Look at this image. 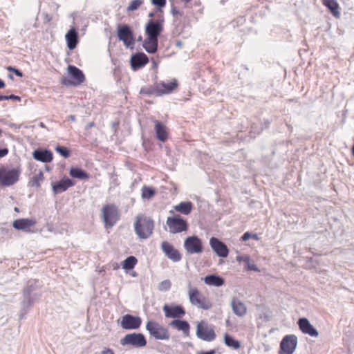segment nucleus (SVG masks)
I'll use <instances>...</instances> for the list:
<instances>
[{
	"label": "nucleus",
	"instance_id": "f257e3e1",
	"mask_svg": "<svg viewBox=\"0 0 354 354\" xmlns=\"http://www.w3.org/2000/svg\"><path fill=\"white\" fill-rule=\"evenodd\" d=\"M154 222L153 219L144 214H139L136 216L134 222V230L136 234L140 239H146L153 233Z\"/></svg>",
	"mask_w": 354,
	"mask_h": 354
},
{
	"label": "nucleus",
	"instance_id": "f03ea898",
	"mask_svg": "<svg viewBox=\"0 0 354 354\" xmlns=\"http://www.w3.org/2000/svg\"><path fill=\"white\" fill-rule=\"evenodd\" d=\"M21 173L20 166H18L10 169L6 167H0V183L1 185L6 187L11 186L16 183Z\"/></svg>",
	"mask_w": 354,
	"mask_h": 354
},
{
	"label": "nucleus",
	"instance_id": "7ed1b4c3",
	"mask_svg": "<svg viewBox=\"0 0 354 354\" xmlns=\"http://www.w3.org/2000/svg\"><path fill=\"white\" fill-rule=\"evenodd\" d=\"M146 329L149 335L159 340H168L170 335L167 328L161 326L158 322L149 320L146 324Z\"/></svg>",
	"mask_w": 354,
	"mask_h": 354
},
{
	"label": "nucleus",
	"instance_id": "20e7f679",
	"mask_svg": "<svg viewBox=\"0 0 354 354\" xmlns=\"http://www.w3.org/2000/svg\"><path fill=\"white\" fill-rule=\"evenodd\" d=\"M188 288L189 299L192 305L197 306L204 310H208L211 308L212 304L200 293L197 288H192L190 283L188 284Z\"/></svg>",
	"mask_w": 354,
	"mask_h": 354
},
{
	"label": "nucleus",
	"instance_id": "39448f33",
	"mask_svg": "<svg viewBox=\"0 0 354 354\" xmlns=\"http://www.w3.org/2000/svg\"><path fill=\"white\" fill-rule=\"evenodd\" d=\"M166 223L169 232L172 234L180 233L187 231L188 229L187 221L180 215L176 214L167 217Z\"/></svg>",
	"mask_w": 354,
	"mask_h": 354
},
{
	"label": "nucleus",
	"instance_id": "423d86ee",
	"mask_svg": "<svg viewBox=\"0 0 354 354\" xmlns=\"http://www.w3.org/2000/svg\"><path fill=\"white\" fill-rule=\"evenodd\" d=\"M117 36L127 48L134 45L135 39L133 30L128 24H119L117 27Z\"/></svg>",
	"mask_w": 354,
	"mask_h": 354
},
{
	"label": "nucleus",
	"instance_id": "0eeeda50",
	"mask_svg": "<svg viewBox=\"0 0 354 354\" xmlns=\"http://www.w3.org/2000/svg\"><path fill=\"white\" fill-rule=\"evenodd\" d=\"M67 71L73 81L68 79H63L62 83L66 86H78L83 83L85 80V76L83 72L77 66L68 65Z\"/></svg>",
	"mask_w": 354,
	"mask_h": 354
},
{
	"label": "nucleus",
	"instance_id": "6e6552de",
	"mask_svg": "<svg viewBox=\"0 0 354 354\" xmlns=\"http://www.w3.org/2000/svg\"><path fill=\"white\" fill-rule=\"evenodd\" d=\"M164 18L158 19H149L145 25V33L147 37L158 39L163 30Z\"/></svg>",
	"mask_w": 354,
	"mask_h": 354
},
{
	"label": "nucleus",
	"instance_id": "1a4fd4ad",
	"mask_svg": "<svg viewBox=\"0 0 354 354\" xmlns=\"http://www.w3.org/2000/svg\"><path fill=\"white\" fill-rule=\"evenodd\" d=\"M147 339L142 333H133L126 335L121 340L122 346L130 345L135 348H141L147 345Z\"/></svg>",
	"mask_w": 354,
	"mask_h": 354
},
{
	"label": "nucleus",
	"instance_id": "9d476101",
	"mask_svg": "<svg viewBox=\"0 0 354 354\" xmlns=\"http://www.w3.org/2000/svg\"><path fill=\"white\" fill-rule=\"evenodd\" d=\"M102 218L106 227H112L118 220V208L113 204H108L103 206Z\"/></svg>",
	"mask_w": 354,
	"mask_h": 354
},
{
	"label": "nucleus",
	"instance_id": "9b49d317",
	"mask_svg": "<svg viewBox=\"0 0 354 354\" xmlns=\"http://www.w3.org/2000/svg\"><path fill=\"white\" fill-rule=\"evenodd\" d=\"M297 345V337L295 335H287L280 342L279 354H292Z\"/></svg>",
	"mask_w": 354,
	"mask_h": 354
},
{
	"label": "nucleus",
	"instance_id": "f8f14e48",
	"mask_svg": "<svg viewBox=\"0 0 354 354\" xmlns=\"http://www.w3.org/2000/svg\"><path fill=\"white\" fill-rule=\"evenodd\" d=\"M184 248L191 254H199L203 250L202 241L196 235L189 236L185 239Z\"/></svg>",
	"mask_w": 354,
	"mask_h": 354
},
{
	"label": "nucleus",
	"instance_id": "ddd939ff",
	"mask_svg": "<svg viewBox=\"0 0 354 354\" xmlns=\"http://www.w3.org/2000/svg\"><path fill=\"white\" fill-rule=\"evenodd\" d=\"M165 315L167 318L179 319L183 317L186 312L181 305L177 304H165L162 307Z\"/></svg>",
	"mask_w": 354,
	"mask_h": 354
},
{
	"label": "nucleus",
	"instance_id": "4468645a",
	"mask_svg": "<svg viewBox=\"0 0 354 354\" xmlns=\"http://www.w3.org/2000/svg\"><path fill=\"white\" fill-rule=\"evenodd\" d=\"M196 336L203 341L212 342L215 339L216 333L212 328H209L203 323H198L196 326Z\"/></svg>",
	"mask_w": 354,
	"mask_h": 354
},
{
	"label": "nucleus",
	"instance_id": "2eb2a0df",
	"mask_svg": "<svg viewBox=\"0 0 354 354\" xmlns=\"http://www.w3.org/2000/svg\"><path fill=\"white\" fill-rule=\"evenodd\" d=\"M142 319L138 316L127 314L122 317L120 325L125 330H135L140 328Z\"/></svg>",
	"mask_w": 354,
	"mask_h": 354
},
{
	"label": "nucleus",
	"instance_id": "dca6fc26",
	"mask_svg": "<svg viewBox=\"0 0 354 354\" xmlns=\"http://www.w3.org/2000/svg\"><path fill=\"white\" fill-rule=\"evenodd\" d=\"M178 86V82L173 79L170 82L160 81L156 82V96L172 93Z\"/></svg>",
	"mask_w": 354,
	"mask_h": 354
},
{
	"label": "nucleus",
	"instance_id": "f3484780",
	"mask_svg": "<svg viewBox=\"0 0 354 354\" xmlns=\"http://www.w3.org/2000/svg\"><path fill=\"white\" fill-rule=\"evenodd\" d=\"M209 245L219 257L225 258L228 256L229 250L227 245L218 238L212 237L209 240Z\"/></svg>",
	"mask_w": 354,
	"mask_h": 354
},
{
	"label": "nucleus",
	"instance_id": "a211bd4d",
	"mask_svg": "<svg viewBox=\"0 0 354 354\" xmlns=\"http://www.w3.org/2000/svg\"><path fill=\"white\" fill-rule=\"evenodd\" d=\"M75 181L67 176H64L60 180L52 183V189L55 194L66 192L69 187L74 186Z\"/></svg>",
	"mask_w": 354,
	"mask_h": 354
},
{
	"label": "nucleus",
	"instance_id": "6ab92c4d",
	"mask_svg": "<svg viewBox=\"0 0 354 354\" xmlns=\"http://www.w3.org/2000/svg\"><path fill=\"white\" fill-rule=\"evenodd\" d=\"M148 62V57L142 52L133 54L130 59L131 68L135 71L143 68Z\"/></svg>",
	"mask_w": 354,
	"mask_h": 354
},
{
	"label": "nucleus",
	"instance_id": "aec40b11",
	"mask_svg": "<svg viewBox=\"0 0 354 354\" xmlns=\"http://www.w3.org/2000/svg\"><path fill=\"white\" fill-rule=\"evenodd\" d=\"M161 249L167 258L174 262H178L181 259V254L171 243L163 241L161 243Z\"/></svg>",
	"mask_w": 354,
	"mask_h": 354
},
{
	"label": "nucleus",
	"instance_id": "412c9836",
	"mask_svg": "<svg viewBox=\"0 0 354 354\" xmlns=\"http://www.w3.org/2000/svg\"><path fill=\"white\" fill-rule=\"evenodd\" d=\"M297 324L303 333L308 334L311 337L318 336L319 333L317 330L310 324L307 318H299Z\"/></svg>",
	"mask_w": 354,
	"mask_h": 354
},
{
	"label": "nucleus",
	"instance_id": "4be33fe9",
	"mask_svg": "<svg viewBox=\"0 0 354 354\" xmlns=\"http://www.w3.org/2000/svg\"><path fill=\"white\" fill-rule=\"evenodd\" d=\"M32 157L36 160L48 163L53 160V154L50 150L37 149L32 152Z\"/></svg>",
	"mask_w": 354,
	"mask_h": 354
},
{
	"label": "nucleus",
	"instance_id": "5701e85b",
	"mask_svg": "<svg viewBox=\"0 0 354 354\" xmlns=\"http://www.w3.org/2000/svg\"><path fill=\"white\" fill-rule=\"evenodd\" d=\"M65 39L68 49H75L79 42V37L77 29L75 27H71L66 32Z\"/></svg>",
	"mask_w": 354,
	"mask_h": 354
},
{
	"label": "nucleus",
	"instance_id": "b1692460",
	"mask_svg": "<svg viewBox=\"0 0 354 354\" xmlns=\"http://www.w3.org/2000/svg\"><path fill=\"white\" fill-rule=\"evenodd\" d=\"M36 221L32 218H19L14 221L12 226L17 230L30 232V227L35 225Z\"/></svg>",
	"mask_w": 354,
	"mask_h": 354
},
{
	"label": "nucleus",
	"instance_id": "393cba45",
	"mask_svg": "<svg viewBox=\"0 0 354 354\" xmlns=\"http://www.w3.org/2000/svg\"><path fill=\"white\" fill-rule=\"evenodd\" d=\"M203 279L205 284L211 286L221 287L225 283L224 278L216 274H208Z\"/></svg>",
	"mask_w": 354,
	"mask_h": 354
},
{
	"label": "nucleus",
	"instance_id": "a878e982",
	"mask_svg": "<svg viewBox=\"0 0 354 354\" xmlns=\"http://www.w3.org/2000/svg\"><path fill=\"white\" fill-rule=\"evenodd\" d=\"M169 325L178 330H180L185 335H188L190 329V325L187 321L185 319H176L172 320Z\"/></svg>",
	"mask_w": 354,
	"mask_h": 354
},
{
	"label": "nucleus",
	"instance_id": "bb28decb",
	"mask_svg": "<svg viewBox=\"0 0 354 354\" xmlns=\"http://www.w3.org/2000/svg\"><path fill=\"white\" fill-rule=\"evenodd\" d=\"M231 306L233 313L239 317H243L247 313L245 304L236 297H233L231 301Z\"/></svg>",
	"mask_w": 354,
	"mask_h": 354
},
{
	"label": "nucleus",
	"instance_id": "cd10ccee",
	"mask_svg": "<svg viewBox=\"0 0 354 354\" xmlns=\"http://www.w3.org/2000/svg\"><path fill=\"white\" fill-rule=\"evenodd\" d=\"M142 46L148 53L153 54L158 50V39L147 37L142 44Z\"/></svg>",
	"mask_w": 354,
	"mask_h": 354
},
{
	"label": "nucleus",
	"instance_id": "c85d7f7f",
	"mask_svg": "<svg viewBox=\"0 0 354 354\" xmlns=\"http://www.w3.org/2000/svg\"><path fill=\"white\" fill-rule=\"evenodd\" d=\"M154 122L156 138L161 142L166 141L167 139V132L165 126L158 120H156Z\"/></svg>",
	"mask_w": 354,
	"mask_h": 354
},
{
	"label": "nucleus",
	"instance_id": "c756f323",
	"mask_svg": "<svg viewBox=\"0 0 354 354\" xmlns=\"http://www.w3.org/2000/svg\"><path fill=\"white\" fill-rule=\"evenodd\" d=\"M69 174L71 177L80 180H86L89 178V174L78 167H72L69 170Z\"/></svg>",
	"mask_w": 354,
	"mask_h": 354
},
{
	"label": "nucleus",
	"instance_id": "7c9ffc66",
	"mask_svg": "<svg viewBox=\"0 0 354 354\" xmlns=\"http://www.w3.org/2000/svg\"><path fill=\"white\" fill-rule=\"evenodd\" d=\"M323 4L330 11L334 17H339V4L336 0H323Z\"/></svg>",
	"mask_w": 354,
	"mask_h": 354
},
{
	"label": "nucleus",
	"instance_id": "2f4dec72",
	"mask_svg": "<svg viewBox=\"0 0 354 354\" xmlns=\"http://www.w3.org/2000/svg\"><path fill=\"white\" fill-rule=\"evenodd\" d=\"M193 207V204L190 201L180 202L178 205L174 207L176 211L188 215L191 213Z\"/></svg>",
	"mask_w": 354,
	"mask_h": 354
},
{
	"label": "nucleus",
	"instance_id": "473e14b6",
	"mask_svg": "<svg viewBox=\"0 0 354 354\" xmlns=\"http://www.w3.org/2000/svg\"><path fill=\"white\" fill-rule=\"evenodd\" d=\"M138 260L134 256H129L122 262V267L127 271L131 270L134 268Z\"/></svg>",
	"mask_w": 354,
	"mask_h": 354
},
{
	"label": "nucleus",
	"instance_id": "72a5a7b5",
	"mask_svg": "<svg viewBox=\"0 0 354 354\" xmlns=\"http://www.w3.org/2000/svg\"><path fill=\"white\" fill-rule=\"evenodd\" d=\"M224 343L227 346L232 347L234 349H238L241 346L240 342L227 333L224 335Z\"/></svg>",
	"mask_w": 354,
	"mask_h": 354
},
{
	"label": "nucleus",
	"instance_id": "f704fd0d",
	"mask_svg": "<svg viewBox=\"0 0 354 354\" xmlns=\"http://www.w3.org/2000/svg\"><path fill=\"white\" fill-rule=\"evenodd\" d=\"M156 194L154 188L149 186H143L142 188V198L143 199H151Z\"/></svg>",
	"mask_w": 354,
	"mask_h": 354
},
{
	"label": "nucleus",
	"instance_id": "c9c22d12",
	"mask_svg": "<svg viewBox=\"0 0 354 354\" xmlns=\"http://www.w3.org/2000/svg\"><path fill=\"white\" fill-rule=\"evenodd\" d=\"M243 263L245 264V268L247 270L259 272V269L258 268V267L255 264L251 263L250 258L248 255H245V257H243Z\"/></svg>",
	"mask_w": 354,
	"mask_h": 354
},
{
	"label": "nucleus",
	"instance_id": "e433bc0d",
	"mask_svg": "<svg viewBox=\"0 0 354 354\" xmlns=\"http://www.w3.org/2000/svg\"><path fill=\"white\" fill-rule=\"evenodd\" d=\"M140 93L146 95H155L156 96V83L153 86H143L140 88Z\"/></svg>",
	"mask_w": 354,
	"mask_h": 354
},
{
	"label": "nucleus",
	"instance_id": "4c0bfd02",
	"mask_svg": "<svg viewBox=\"0 0 354 354\" xmlns=\"http://www.w3.org/2000/svg\"><path fill=\"white\" fill-rule=\"evenodd\" d=\"M270 124V122L268 120H266L264 123V127H261L259 128L255 124H252L251 126L250 134L251 137H255L256 135L259 134L263 128H267Z\"/></svg>",
	"mask_w": 354,
	"mask_h": 354
},
{
	"label": "nucleus",
	"instance_id": "58836bf2",
	"mask_svg": "<svg viewBox=\"0 0 354 354\" xmlns=\"http://www.w3.org/2000/svg\"><path fill=\"white\" fill-rule=\"evenodd\" d=\"M144 3V0H133L129 3L127 8L128 12H133L139 8V7L142 5Z\"/></svg>",
	"mask_w": 354,
	"mask_h": 354
},
{
	"label": "nucleus",
	"instance_id": "ea45409f",
	"mask_svg": "<svg viewBox=\"0 0 354 354\" xmlns=\"http://www.w3.org/2000/svg\"><path fill=\"white\" fill-rule=\"evenodd\" d=\"M55 151L64 158H66L70 156V151L66 147L57 145L55 147Z\"/></svg>",
	"mask_w": 354,
	"mask_h": 354
},
{
	"label": "nucleus",
	"instance_id": "a19ab883",
	"mask_svg": "<svg viewBox=\"0 0 354 354\" xmlns=\"http://www.w3.org/2000/svg\"><path fill=\"white\" fill-rule=\"evenodd\" d=\"M44 180V174L42 171H39L37 174L35 175L32 178V185L39 187L40 182Z\"/></svg>",
	"mask_w": 354,
	"mask_h": 354
},
{
	"label": "nucleus",
	"instance_id": "79ce46f5",
	"mask_svg": "<svg viewBox=\"0 0 354 354\" xmlns=\"http://www.w3.org/2000/svg\"><path fill=\"white\" fill-rule=\"evenodd\" d=\"M33 303V299L31 296H24V300L21 303L22 308L24 310L29 308Z\"/></svg>",
	"mask_w": 354,
	"mask_h": 354
},
{
	"label": "nucleus",
	"instance_id": "37998d69",
	"mask_svg": "<svg viewBox=\"0 0 354 354\" xmlns=\"http://www.w3.org/2000/svg\"><path fill=\"white\" fill-rule=\"evenodd\" d=\"M151 4L156 7L158 11L166 6L167 0H151Z\"/></svg>",
	"mask_w": 354,
	"mask_h": 354
},
{
	"label": "nucleus",
	"instance_id": "c03bdc74",
	"mask_svg": "<svg viewBox=\"0 0 354 354\" xmlns=\"http://www.w3.org/2000/svg\"><path fill=\"white\" fill-rule=\"evenodd\" d=\"M171 281L168 279L162 281L159 285V290L161 291H167L171 288Z\"/></svg>",
	"mask_w": 354,
	"mask_h": 354
},
{
	"label": "nucleus",
	"instance_id": "a18cd8bd",
	"mask_svg": "<svg viewBox=\"0 0 354 354\" xmlns=\"http://www.w3.org/2000/svg\"><path fill=\"white\" fill-rule=\"evenodd\" d=\"M28 282L27 287L24 290V296H31V293L35 290V288L32 283Z\"/></svg>",
	"mask_w": 354,
	"mask_h": 354
},
{
	"label": "nucleus",
	"instance_id": "49530a36",
	"mask_svg": "<svg viewBox=\"0 0 354 354\" xmlns=\"http://www.w3.org/2000/svg\"><path fill=\"white\" fill-rule=\"evenodd\" d=\"M6 70L10 72L14 73L17 77H23V73L18 68L9 66L6 67Z\"/></svg>",
	"mask_w": 354,
	"mask_h": 354
},
{
	"label": "nucleus",
	"instance_id": "de8ad7c7",
	"mask_svg": "<svg viewBox=\"0 0 354 354\" xmlns=\"http://www.w3.org/2000/svg\"><path fill=\"white\" fill-rule=\"evenodd\" d=\"M171 13L174 17H176L178 15L182 16L183 14L182 12H180L175 6L171 7Z\"/></svg>",
	"mask_w": 354,
	"mask_h": 354
},
{
	"label": "nucleus",
	"instance_id": "09e8293b",
	"mask_svg": "<svg viewBox=\"0 0 354 354\" xmlns=\"http://www.w3.org/2000/svg\"><path fill=\"white\" fill-rule=\"evenodd\" d=\"M251 236H252V233H250L249 232H246L242 235L241 240L243 241H246L249 240L250 239H251Z\"/></svg>",
	"mask_w": 354,
	"mask_h": 354
},
{
	"label": "nucleus",
	"instance_id": "8fccbe9b",
	"mask_svg": "<svg viewBox=\"0 0 354 354\" xmlns=\"http://www.w3.org/2000/svg\"><path fill=\"white\" fill-rule=\"evenodd\" d=\"M17 100V101H21V97L18 95H8V100Z\"/></svg>",
	"mask_w": 354,
	"mask_h": 354
},
{
	"label": "nucleus",
	"instance_id": "3c124183",
	"mask_svg": "<svg viewBox=\"0 0 354 354\" xmlns=\"http://www.w3.org/2000/svg\"><path fill=\"white\" fill-rule=\"evenodd\" d=\"M8 153V149L7 148L0 149V158L6 156Z\"/></svg>",
	"mask_w": 354,
	"mask_h": 354
},
{
	"label": "nucleus",
	"instance_id": "603ef678",
	"mask_svg": "<svg viewBox=\"0 0 354 354\" xmlns=\"http://www.w3.org/2000/svg\"><path fill=\"white\" fill-rule=\"evenodd\" d=\"M102 354H114V352L112 349L110 348H104L102 351Z\"/></svg>",
	"mask_w": 354,
	"mask_h": 354
},
{
	"label": "nucleus",
	"instance_id": "864d4df0",
	"mask_svg": "<svg viewBox=\"0 0 354 354\" xmlns=\"http://www.w3.org/2000/svg\"><path fill=\"white\" fill-rule=\"evenodd\" d=\"M198 354H215L214 350H210L209 351H202Z\"/></svg>",
	"mask_w": 354,
	"mask_h": 354
},
{
	"label": "nucleus",
	"instance_id": "5fc2aeb1",
	"mask_svg": "<svg viewBox=\"0 0 354 354\" xmlns=\"http://www.w3.org/2000/svg\"><path fill=\"white\" fill-rule=\"evenodd\" d=\"M8 100V95H0V101Z\"/></svg>",
	"mask_w": 354,
	"mask_h": 354
},
{
	"label": "nucleus",
	"instance_id": "6e6d98bb",
	"mask_svg": "<svg viewBox=\"0 0 354 354\" xmlns=\"http://www.w3.org/2000/svg\"><path fill=\"white\" fill-rule=\"evenodd\" d=\"M68 120L75 121V116L74 115H70L67 117Z\"/></svg>",
	"mask_w": 354,
	"mask_h": 354
},
{
	"label": "nucleus",
	"instance_id": "4d7b16f0",
	"mask_svg": "<svg viewBox=\"0 0 354 354\" xmlns=\"http://www.w3.org/2000/svg\"><path fill=\"white\" fill-rule=\"evenodd\" d=\"M6 86V84L4 81L1 79H0V89L4 88Z\"/></svg>",
	"mask_w": 354,
	"mask_h": 354
},
{
	"label": "nucleus",
	"instance_id": "13d9d810",
	"mask_svg": "<svg viewBox=\"0 0 354 354\" xmlns=\"http://www.w3.org/2000/svg\"><path fill=\"white\" fill-rule=\"evenodd\" d=\"M245 257V255H242V256H238L236 257V260L239 262H243V257Z\"/></svg>",
	"mask_w": 354,
	"mask_h": 354
},
{
	"label": "nucleus",
	"instance_id": "bf43d9fd",
	"mask_svg": "<svg viewBox=\"0 0 354 354\" xmlns=\"http://www.w3.org/2000/svg\"><path fill=\"white\" fill-rule=\"evenodd\" d=\"M251 239H253L254 240H258L259 239V236H258V235L257 234H252V233Z\"/></svg>",
	"mask_w": 354,
	"mask_h": 354
},
{
	"label": "nucleus",
	"instance_id": "052dcab7",
	"mask_svg": "<svg viewBox=\"0 0 354 354\" xmlns=\"http://www.w3.org/2000/svg\"><path fill=\"white\" fill-rule=\"evenodd\" d=\"M153 16H154V13L153 12H151L149 13V17L152 18V17H153Z\"/></svg>",
	"mask_w": 354,
	"mask_h": 354
},
{
	"label": "nucleus",
	"instance_id": "680f3d73",
	"mask_svg": "<svg viewBox=\"0 0 354 354\" xmlns=\"http://www.w3.org/2000/svg\"><path fill=\"white\" fill-rule=\"evenodd\" d=\"M8 77L10 79V80H13L14 77H13V75L12 74H8Z\"/></svg>",
	"mask_w": 354,
	"mask_h": 354
},
{
	"label": "nucleus",
	"instance_id": "e2e57ef3",
	"mask_svg": "<svg viewBox=\"0 0 354 354\" xmlns=\"http://www.w3.org/2000/svg\"><path fill=\"white\" fill-rule=\"evenodd\" d=\"M10 127L16 128V127H17V124H11L10 125Z\"/></svg>",
	"mask_w": 354,
	"mask_h": 354
},
{
	"label": "nucleus",
	"instance_id": "0e129e2a",
	"mask_svg": "<svg viewBox=\"0 0 354 354\" xmlns=\"http://www.w3.org/2000/svg\"><path fill=\"white\" fill-rule=\"evenodd\" d=\"M352 153H353V156H354V145L352 147Z\"/></svg>",
	"mask_w": 354,
	"mask_h": 354
},
{
	"label": "nucleus",
	"instance_id": "69168bd1",
	"mask_svg": "<svg viewBox=\"0 0 354 354\" xmlns=\"http://www.w3.org/2000/svg\"><path fill=\"white\" fill-rule=\"evenodd\" d=\"M192 0H183V1H184L185 3H189V1H191Z\"/></svg>",
	"mask_w": 354,
	"mask_h": 354
},
{
	"label": "nucleus",
	"instance_id": "338daca9",
	"mask_svg": "<svg viewBox=\"0 0 354 354\" xmlns=\"http://www.w3.org/2000/svg\"><path fill=\"white\" fill-rule=\"evenodd\" d=\"M40 126H41V127H45V125H44V123H42V122H41V123H40Z\"/></svg>",
	"mask_w": 354,
	"mask_h": 354
},
{
	"label": "nucleus",
	"instance_id": "774afa93",
	"mask_svg": "<svg viewBox=\"0 0 354 354\" xmlns=\"http://www.w3.org/2000/svg\"><path fill=\"white\" fill-rule=\"evenodd\" d=\"M46 19L48 20V21H49L50 20V17H48V16L47 15V16H46Z\"/></svg>",
	"mask_w": 354,
	"mask_h": 354
}]
</instances>
